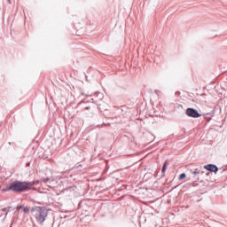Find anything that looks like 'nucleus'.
Returning <instances> with one entry per match:
<instances>
[{
	"mask_svg": "<svg viewBox=\"0 0 227 227\" xmlns=\"http://www.w3.org/2000/svg\"><path fill=\"white\" fill-rule=\"evenodd\" d=\"M40 181H13L7 187V191H12V192H27L31 191L34 185H38Z\"/></svg>",
	"mask_w": 227,
	"mask_h": 227,
	"instance_id": "1",
	"label": "nucleus"
},
{
	"mask_svg": "<svg viewBox=\"0 0 227 227\" xmlns=\"http://www.w3.org/2000/svg\"><path fill=\"white\" fill-rule=\"evenodd\" d=\"M30 212L35 215L39 224L45 223V217H47V209L42 207H31Z\"/></svg>",
	"mask_w": 227,
	"mask_h": 227,
	"instance_id": "2",
	"label": "nucleus"
},
{
	"mask_svg": "<svg viewBox=\"0 0 227 227\" xmlns=\"http://www.w3.org/2000/svg\"><path fill=\"white\" fill-rule=\"evenodd\" d=\"M186 114L191 118H200V113H198L197 110H194L192 108H187Z\"/></svg>",
	"mask_w": 227,
	"mask_h": 227,
	"instance_id": "3",
	"label": "nucleus"
},
{
	"mask_svg": "<svg viewBox=\"0 0 227 227\" xmlns=\"http://www.w3.org/2000/svg\"><path fill=\"white\" fill-rule=\"evenodd\" d=\"M204 168L207 171H211V173H216L217 171H219V168H217V166L214 164L206 165Z\"/></svg>",
	"mask_w": 227,
	"mask_h": 227,
	"instance_id": "4",
	"label": "nucleus"
},
{
	"mask_svg": "<svg viewBox=\"0 0 227 227\" xmlns=\"http://www.w3.org/2000/svg\"><path fill=\"white\" fill-rule=\"evenodd\" d=\"M20 209H22L24 214H28L29 210L31 211V209L28 207L18 206L17 210H20Z\"/></svg>",
	"mask_w": 227,
	"mask_h": 227,
	"instance_id": "5",
	"label": "nucleus"
},
{
	"mask_svg": "<svg viewBox=\"0 0 227 227\" xmlns=\"http://www.w3.org/2000/svg\"><path fill=\"white\" fill-rule=\"evenodd\" d=\"M168 167V161H165L163 164V167L161 168V173H165L166 172V168Z\"/></svg>",
	"mask_w": 227,
	"mask_h": 227,
	"instance_id": "6",
	"label": "nucleus"
},
{
	"mask_svg": "<svg viewBox=\"0 0 227 227\" xmlns=\"http://www.w3.org/2000/svg\"><path fill=\"white\" fill-rule=\"evenodd\" d=\"M185 174L184 173H183V174H181L180 176H179V180H184V179H185Z\"/></svg>",
	"mask_w": 227,
	"mask_h": 227,
	"instance_id": "7",
	"label": "nucleus"
},
{
	"mask_svg": "<svg viewBox=\"0 0 227 227\" xmlns=\"http://www.w3.org/2000/svg\"><path fill=\"white\" fill-rule=\"evenodd\" d=\"M9 4H12V0H8Z\"/></svg>",
	"mask_w": 227,
	"mask_h": 227,
	"instance_id": "8",
	"label": "nucleus"
}]
</instances>
